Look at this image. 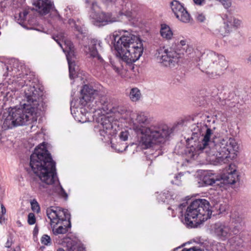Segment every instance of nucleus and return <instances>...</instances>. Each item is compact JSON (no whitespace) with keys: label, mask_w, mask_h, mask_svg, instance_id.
Instances as JSON below:
<instances>
[{"label":"nucleus","mask_w":251,"mask_h":251,"mask_svg":"<svg viewBox=\"0 0 251 251\" xmlns=\"http://www.w3.org/2000/svg\"><path fill=\"white\" fill-rule=\"evenodd\" d=\"M214 208L219 211V213H222L225 212L226 208V205L225 203H216L214 205Z\"/></svg>","instance_id":"28"},{"label":"nucleus","mask_w":251,"mask_h":251,"mask_svg":"<svg viewBox=\"0 0 251 251\" xmlns=\"http://www.w3.org/2000/svg\"><path fill=\"white\" fill-rule=\"evenodd\" d=\"M150 122L148 115L144 112L137 113L135 117L130 120L131 128L138 135L139 144L143 149L164 143L172 132L166 125H151L148 127L144 126Z\"/></svg>","instance_id":"3"},{"label":"nucleus","mask_w":251,"mask_h":251,"mask_svg":"<svg viewBox=\"0 0 251 251\" xmlns=\"http://www.w3.org/2000/svg\"><path fill=\"white\" fill-rule=\"evenodd\" d=\"M192 130V136L188 140L194 151L205 153L206 159L210 164H226L237 156L239 146L234 138H215L213 130L201 123L198 124Z\"/></svg>","instance_id":"1"},{"label":"nucleus","mask_w":251,"mask_h":251,"mask_svg":"<svg viewBox=\"0 0 251 251\" xmlns=\"http://www.w3.org/2000/svg\"><path fill=\"white\" fill-rule=\"evenodd\" d=\"M69 24L70 25H71L72 24H73V25H74L76 29V30H77L81 34H84L85 33L84 32H83V31L82 29L80 27L76 25L75 24V22L74 21V20H69Z\"/></svg>","instance_id":"34"},{"label":"nucleus","mask_w":251,"mask_h":251,"mask_svg":"<svg viewBox=\"0 0 251 251\" xmlns=\"http://www.w3.org/2000/svg\"><path fill=\"white\" fill-rule=\"evenodd\" d=\"M4 215L0 214V224H2L5 223V219L3 216Z\"/></svg>","instance_id":"42"},{"label":"nucleus","mask_w":251,"mask_h":251,"mask_svg":"<svg viewBox=\"0 0 251 251\" xmlns=\"http://www.w3.org/2000/svg\"><path fill=\"white\" fill-rule=\"evenodd\" d=\"M113 69L117 72V73H119V69L118 68L115 67V66H113Z\"/></svg>","instance_id":"46"},{"label":"nucleus","mask_w":251,"mask_h":251,"mask_svg":"<svg viewBox=\"0 0 251 251\" xmlns=\"http://www.w3.org/2000/svg\"><path fill=\"white\" fill-rule=\"evenodd\" d=\"M159 196V199H160L161 201L164 202H169V200H171L172 199V196L169 191H167L166 192H164L162 194H160Z\"/></svg>","instance_id":"25"},{"label":"nucleus","mask_w":251,"mask_h":251,"mask_svg":"<svg viewBox=\"0 0 251 251\" xmlns=\"http://www.w3.org/2000/svg\"><path fill=\"white\" fill-rule=\"evenodd\" d=\"M13 244L12 238L9 236L7 238V241L5 243V247L7 248H9Z\"/></svg>","instance_id":"35"},{"label":"nucleus","mask_w":251,"mask_h":251,"mask_svg":"<svg viewBox=\"0 0 251 251\" xmlns=\"http://www.w3.org/2000/svg\"><path fill=\"white\" fill-rule=\"evenodd\" d=\"M42 244L48 246L50 244L51 239L49 236L47 235H44L41 239Z\"/></svg>","instance_id":"29"},{"label":"nucleus","mask_w":251,"mask_h":251,"mask_svg":"<svg viewBox=\"0 0 251 251\" xmlns=\"http://www.w3.org/2000/svg\"><path fill=\"white\" fill-rule=\"evenodd\" d=\"M47 215L50 220V224L53 234L55 235L63 234L71 227L69 220L70 215L67 210L58 207H50L46 210Z\"/></svg>","instance_id":"9"},{"label":"nucleus","mask_w":251,"mask_h":251,"mask_svg":"<svg viewBox=\"0 0 251 251\" xmlns=\"http://www.w3.org/2000/svg\"><path fill=\"white\" fill-rule=\"evenodd\" d=\"M57 251H65L62 248L58 249ZM68 251H84V249L82 247L77 244H74L72 245L71 247L69 249Z\"/></svg>","instance_id":"26"},{"label":"nucleus","mask_w":251,"mask_h":251,"mask_svg":"<svg viewBox=\"0 0 251 251\" xmlns=\"http://www.w3.org/2000/svg\"><path fill=\"white\" fill-rule=\"evenodd\" d=\"M122 6V7L120 11L121 15H124L127 17H131L133 16V9L135 5L132 3L130 0H124Z\"/></svg>","instance_id":"19"},{"label":"nucleus","mask_w":251,"mask_h":251,"mask_svg":"<svg viewBox=\"0 0 251 251\" xmlns=\"http://www.w3.org/2000/svg\"><path fill=\"white\" fill-rule=\"evenodd\" d=\"M56 183L57 184V186L55 188V191H56V192L62 197L65 198H67L68 196L67 193L65 192L64 190L63 189L62 187L60 185V184H59L58 181L56 182Z\"/></svg>","instance_id":"27"},{"label":"nucleus","mask_w":251,"mask_h":251,"mask_svg":"<svg viewBox=\"0 0 251 251\" xmlns=\"http://www.w3.org/2000/svg\"><path fill=\"white\" fill-rule=\"evenodd\" d=\"M192 48L186 40H181L169 49L160 48L155 53L157 61L162 65L170 68L174 67L180 61L185 53H190Z\"/></svg>","instance_id":"6"},{"label":"nucleus","mask_w":251,"mask_h":251,"mask_svg":"<svg viewBox=\"0 0 251 251\" xmlns=\"http://www.w3.org/2000/svg\"><path fill=\"white\" fill-rule=\"evenodd\" d=\"M32 209L37 213L40 211V207L36 201L33 200L31 202Z\"/></svg>","instance_id":"30"},{"label":"nucleus","mask_w":251,"mask_h":251,"mask_svg":"<svg viewBox=\"0 0 251 251\" xmlns=\"http://www.w3.org/2000/svg\"><path fill=\"white\" fill-rule=\"evenodd\" d=\"M4 194V190L0 188V199H1L3 197Z\"/></svg>","instance_id":"45"},{"label":"nucleus","mask_w":251,"mask_h":251,"mask_svg":"<svg viewBox=\"0 0 251 251\" xmlns=\"http://www.w3.org/2000/svg\"><path fill=\"white\" fill-rule=\"evenodd\" d=\"M170 6L173 12L178 20L185 23L190 21V14L180 2L174 0L171 2Z\"/></svg>","instance_id":"17"},{"label":"nucleus","mask_w":251,"mask_h":251,"mask_svg":"<svg viewBox=\"0 0 251 251\" xmlns=\"http://www.w3.org/2000/svg\"><path fill=\"white\" fill-rule=\"evenodd\" d=\"M182 251H203L202 250L196 247L191 248L188 249H184Z\"/></svg>","instance_id":"39"},{"label":"nucleus","mask_w":251,"mask_h":251,"mask_svg":"<svg viewBox=\"0 0 251 251\" xmlns=\"http://www.w3.org/2000/svg\"><path fill=\"white\" fill-rule=\"evenodd\" d=\"M28 13V11L26 10H24L22 12H20L19 13V19H18V20H20L21 22L24 21Z\"/></svg>","instance_id":"33"},{"label":"nucleus","mask_w":251,"mask_h":251,"mask_svg":"<svg viewBox=\"0 0 251 251\" xmlns=\"http://www.w3.org/2000/svg\"><path fill=\"white\" fill-rule=\"evenodd\" d=\"M117 152H120V151H120V150H117Z\"/></svg>","instance_id":"51"},{"label":"nucleus","mask_w":251,"mask_h":251,"mask_svg":"<svg viewBox=\"0 0 251 251\" xmlns=\"http://www.w3.org/2000/svg\"><path fill=\"white\" fill-rule=\"evenodd\" d=\"M83 111H85V109H83V108H80V112L81 113V114L83 115Z\"/></svg>","instance_id":"49"},{"label":"nucleus","mask_w":251,"mask_h":251,"mask_svg":"<svg viewBox=\"0 0 251 251\" xmlns=\"http://www.w3.org/2000/svg\"><path fill=\"white\" fill-rule=\"evenodd\" d=\"M53 38L62 48L63 51L66 53V57L69 64L70 77L71 79L74 78L75 76L78 67L76 66L74 60V48L71 41L66 39L63 33L53 36Z\"/></svg>","instance_id":"10"},{"label":"nucleus","mask_w":251,"mask_h":251,"mask_svg":"<svg viewBox=\"0 0 251 251\" xmlns=\"http://www.w3.org/2000/svg\"><path fill=\"white\" fill-rule=\"evenodd\" d=\"M29 165L33 173L43 183L39 184L41 190L46 185L55 183L56 180L55 163L44 144H40L35 148L30 155Z\"/></svg>","instance_id":"4"},{"label":"nucleus","mask_w":251,"mask_h":251,"mask_svg":"<svg viewBox=\"0 0 251 251\" xmlns=\"http://www.w3.org/2000/svg\"><path fill=\"white\" fill-rule=\"evenodd\" d=\"M90 17L94 20V24L97 26L104 25L118 21L116 18L112 17L110 13L100 12L99 7L95 2L92 5Z\"/></svg>","instance_id":"13"},{"label":"nucleus","mask_w":251,"mask_h":251,"mask_svg":"<svg viewBox=\"0 0 251 251\" xmlns=\"http://www.w3.org/2000/svg\"><path fill=\"white\" fill-rule=\"evenodd\" d=\"M199 65L209 77L216 78L223 74L227 63L224 56L211 51L201 56Z\"/></svg>","instance_id":"8"},{"label":"nucleus","mask_w":251,"mask_h":251,"mask_svg":"<svg viewBox=\"0 0 251 251\" xmlns=\"http://www.w3.org/2000/svg\"><path fill=\"white\" fill-rule=\"evenodd\" d=\"M211 214L209 202L205 199H197L187 207L183 222L188 226L197 227L210 218Z\"/></svg>","instance_id":"7"},{"label":"nucleus","mask_w":251,"mask_h":251,"mask_svg":"<svg viewBox=\"0 0 251 251\" xmlns=\"http://www.w3.org/2000/svg\"><path fill=\"white\" fill-rule=\"evenodd\" d=\"M101 42L95 39L88 40V44L84 46V50L85 52L89 55L91 57L98 60L100 63L104 62L102 57L98 54V50L101 48Z\"/></svg>","instance_id":"15"},{"label":"nucleus","mask_w":251,"mask_h":251,"mask_svg":"<svg viewBox=\"0 0 251 251\" xmlns=\"http://www.w3.org/2000/svg\"><path fill=\"white\" fill-rule=\"evenodd\" d=\"M247 62L248 64L251 65V54L247 59Z\"/></svg>","instance_id":"44"},{"label":"nucleus","mask_w":251,"mask_h":251,"mask_svg":"<svg viewBox=\"0 0 251 251\" xmlns=\"http://www.w3.org/2000/svg\"><path fill=\"white\" fill-rule=\"evenodd\" d=\"M128 96L132 101L136 102L140 100L142 95L138 88H133L130 90Z\"/></svg>","instance_id":"24"},{"label":"nucleus","mask_w":251,"mask_h":251,"mask_svg":"<svg viewBox=\"0 0 251 251\" xmlns=\"http://www.w3.org/2000/svg\"><path fill=\"white\" fill-rule=\"evenodd\" d=\"M100 125L102 126L100 127L101 135H103V132L109 134L111 133L110 130L112 128V125L107 117L104 116L101 118Z\"/></svg>","instance_id":"22"},{"label":"nucleus","mask_w":251,"mask_h":251,"mask_svg":"<svg viewBox=\"0 0 251 251\" xmlns=\"http://www.w3.org/2000/svg\"><path fill=\"white\" fill-rule=\"evenodd\" d=\"M36 219L33 213H30L28 215V223L29 225H33L35 223Z\"/></svg>","instance_id":"31"},{"label":"nucleus","mask_w":251,"mask_h":251,"mask_svg":"<svg viewBox=\"0 0 251 251\" xmlns=\"http://www.w3.org/2000/svg\"><path fill=\"white\" fill-rule=\"evenodd\" d=\"M196 17H197V20L201 22H203L205 19L204 15L201 13H198L196 16Z\"/></svg>","instance_id":"37"},{"label":"nucleus","mask_w":251,"mask_h":251,"mask_svg":"<svg viewBox=\"0 0 251 251\" xmlns=\"http://www.w3.org/2000/svg\"><path fill=\"white\" fill-rule=\"evenodd\" d=\"M25 93L26 102L23 107L12 108L4 121V124L9 128L36 121L40 112L44 110L41 92L30 87L25 89Z\"/></svg>","instance_id":"2"},{"label":"nucleus","mask_w":251,"mask_h":251,"mask_svg":"<svg viewBox=\"0 0 251 251\" xmlns=\"http://www.w3.org/2000/svg\"><path fill=\"white\" fill-rule=\"evenodd\" d=\"M211 232L219 239L224 241L231 235L229 226L225 223H216L211 226Z\"/></svg>","instance_id":"16"},{"label":"nucleus","mask_w":251,"mask_h":251,"mask_svg":"<svg viewBox=\"0 0 251 251\" xmlns=\"http://www.w3.org/2000/svg\"><path fill=\"white\" fill-rule=\"evenodd\" d=\"M161 36L166 40H170L173 33L170 27L166 24H162L160 30Z\"/></svg>","instance_id":"23"},{"label":"nucleus","mask_w":251,"mask_h":251,"mask_svg":"<svg viewBox=\"0 0 251 251\" xmlns=\"http://www.w3.org/2000/svg\"><path fill=\"white\" fill-rule=\"evenodd\" d=\"M180 177H181V176H180V175L176 176L175 177V180H172V183L173 184H176L177 185H179V184H180Z\"/></svg>","instance_id":"36"},{"label":"nucleus","mask_w":251,"mask_h":251,"mask_svg":"<svg viewBox=\"0 0 251 251\" xmlns=\"http://www.w3.org/2000/svg\"><path fill=\"white\" fill-rule=\"evenodd\" d=\"M143 52V45L141 42L136 43L131 47L130 46L127 49L122 50L118 54L123 61L126 64H132L138 60L141 56Z\"/></svg>","instance_id":"12"},{"label":"nucleus","mask_w":251,"mask_h":251,"mask_svg":"<svg viewBox=\"0 0 251 251\" xmlns=\"http://www.w3.org/2000/svg\"><path fill=\"white\" fill-rule=\"evenodd\" d=\"M182 206V204H180L179 205L178 207L177 208V210H178L179 212H181V207Z\"/></svg>","instance_id":"48"},{"label":"nucleus","mask_w":251,"mask_h":251,"mask_svg":"<svg viewBox=\"0 0 251 251\" xmlns=\"http://www.w3.org/2000/svg\"><path fill=\"white\" fill-rule=\"evenodd\" d=\"M116 0H103V1L107 2H114Z\"/></svg>","instance_id":"47"},{"label":"nucleus","mask_w":251,"mask_h":251,"mask_svg":"<svg viewBox=\"0 0 251 251\" xmlns=\"http://www.w3.org/2000/svg\"><path fill=\"white\" fill-rule=\"evenodd\" d=\"M79 102L82 106H87L95 111L102 109L107 114H113L115 120L126 119L129 113L123 106L114 105L106 97H100L98 90L86 85L81 90Z\"/></svg>","instance_id":"5"},{"label":"nucleus","mask_w":251,"mask_h":251,"mask_svg":"<svg viewBox=\"0 0 251 251\" xmlns=\"http://www.w3.org/2000/svg\"><path fill=\"white\" fill-rule=\"evenodd\" d=\"M226 172L219 177L221 182H222L220 188L224 187L226 184H234L239 180V175L234 165L230 164Z\"/></svg>","instance_id":"14"},{"label":"nucleus","mask_w":251,"mask_h":251,"mask_svg":"<svg viewBox=\"0 0 251 251\" xmlns=\"http://www.w3.org/2000/svg\"><path fill=\"white\" fill-rule=\"evenodd\" d=\"M36 10L41 15L48 13L51 6L50 0H37L33 3Z\"/></svg>","instance_id":"18"},{"label":"nucleus","mask_w":251,"mask_h":251,"mask_svg":"<svg viewBox=\"0 0 251 251\" xmlns=\"http://www.w3.org/2000/svg\"><path fill=\"white\" fill-rule=\"evenodd\" d=\"M196 5H202L205 3V0H193Z\"/></svg>","instance_id":"40"},{"label":"nucleus","mask_w":251,"mask_h":251,"mask_svg":"<svg viewBox=\"0 0 251 251\" xmlns=\"http://www.w3.org/2000/svg\"><path fill=\"white\" fill-rule=\"evenodd\" d=\"M74 117H75V119H77V120L81 123H84L87 121L86 118L83 119L82 118H81V119H79V118L77 117V115H74Z\"/></svg>","instance_id":"43"},{"label":"nucleus","mask_w":251,"mask_h":251,"mask_svg":"<svg viewBox=\"0 0 251 251\" xmlns=\"http://www.w3.org/2000/svg\"><path fill=\"white\" fill-rule=\"evenodd\" d=\"M205 185H214L220 187L222 186V182H221L219 177L214 175H205L202 179Z\"/></svg>","instance_id":"20"},{"label":"nucleus","mask_w":251,"mask_h":251,"mask_svg":"<svg viewBox=\"0 0 251 251\" xmlns=\"http://www.w3.org/2000/svg\"><path fill=\"white\" fill-rule=\"evenodd\" d=\"M8 251H16L14 249H10Z\"/></svg>","instance_id":"50"},{"label":"nucleus","mask_w":251,"mask_h":251,"mask_svg":"<svg viewBox=\"0 0 251 251\" xmlns=\"http://www.w3.org/2000/svg\"><path fill=\"white\" fill-rule=\"evenodd\" d=\"M127 148V146H126V147H125V149H124V150H125L126 149V148Z\"/></svg>","instance_id":"52"},{"label":"nucleus","mask_w":251,"mask_h":251,"mask_svg":"<svg viewBox=\"0 0 251 251\" xmlns=\"http://www.w3.org/2000/svg\"><path fill=\"white\" fill-rule=\"evenodd\" d=\"M1 213L2 215H4L6 213V209L3 204H1Z\"/></svg>","instance_id":"41"},{"label":"nucleus","mask_w":251,"mask_h":251,"mask_svg":"<svg viewBox=\"0 0 251 251\" xmlns=\"http://www.w3.org/2000/svg\"><path fill=\"white\" fill-rule=\"evenodd\" d=\"M113 39L116 41V38L120 36L115 44V48L117 53L122 52V50L131 47L136 43L140 42L138 37L134 35L129 30H119L115 31L112 35Z\"/></svg>","instance_id":"11"},{"label":"nucleus","mask_w":251,"mask_h":251,"mask_svg":"<svg viewBox=\"0 0 251 251\" xmlns=\"http://www.w3.org/2000/svg\"><path fill=\"white\" fill-rule=\"evenodd\" d=\"M230 220L231 223L234 224L237 227H239L244 225V217L238 212L232 213L230 216Z\"/></svg>","instance_id":"21"},{"label":"nucleus","mask_w":251,"mask_h":251,"mask_svg":"<svg viewBox=\"0 0 251 251\" xmlns=\"http://www.w3.org/2000/svg\"><path fill=\"white\" fill-rule=\"evenodd\" d=\"M128 133L127 131L126 130L121 132L120 134V138L122 140L124 141H126L128 139Z\"/></svg>","instance_id":"32"},{"label":"nucleus","mask_w":251,"mask_h":251,"mask_svg":"<svg viewBox=\"0 0 251 251\" xmlns=\"http://www.w3.org/2000/svg\"><path fill=\"white\" fill-rule=\"evenodd\" d=\"M233 23L234 26L236 27H239L242 24V21L238 19H234Z\"/></svg>","instance_id":"38"}]
</instances>
